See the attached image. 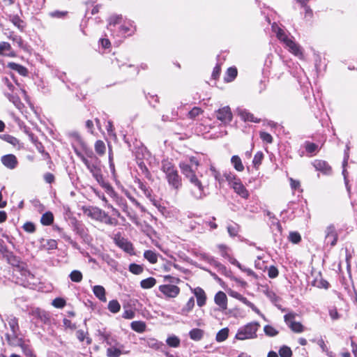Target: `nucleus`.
I'll return each mask as SVG.
<instances>
[{"mask_svg": "<svg viewBox=\"0 0 357 357\" xmlns=\"http://www.w3.org/2000/svg\"><path fill=\"white\" fill-rule=\"evenodd\" d=\"M199 166V161L195 156L190 157L188 161H182L179 163L181 173L195 188L191 190L192 195L196 199H202L206 195L204 192L205 187L196 174Z\"/></svg>", "mask_w": 357, "mask_h": 357, "instance_id": "f257e3e1", "label": "nucleus"}, {"mask_svg": "<svg viewBox=\"0 0 357 357\" xmlns=\"http://www.w3.org/2000/svg\"><path fill=\"white\" fill-rule=\"evenodd\" d=\"M107 30L113 37H126L132 36L135 31V26L132 22L128 21L123 22L121 15H112L107 20Z\"/></svg>", "mask_w": 357, "mask_h": 357, "instance_id": "f03ea898", "label": "nucleus"}, {"mask_svg": "<svg viewBox=\"0 0 357 357\" xmlns=\"http://www.w3.org/2000/svg\"><path fill=\"white\" fill-rule=\"evenodd\" d=\"M272 29L275 33L278 40L284 44L285 47L287 48L291 54L301 59H303L304 56L302 47L292 40V38H289L283 29L280 28L275 23L273 24Z\"/></svg>", "mask_w": 357, "mask_h": 357, "instance_id": "7ed1b4c3", "label": "nucleus"}, {"mask_svg": "<svg viewBox=\"0 0 357 357\" xmlns=\"http://www.w3.org/2000/svg\"><path fill=\"white\" fill-rule=\"evenodd\" d=\"M162 171L165 174V177L169 185L175 190H178L182 185L181 176L174 165L168 160H162Z\"/></svg>", "mask_w": 357, "mask_h": 357, "instance_id": "20e7f679", "label": "nucleus"}, {"mask_svg": "<svg viewBox=\"0 0 357 357\" xmlns=\"http://www.w3.org/2000/svg\"><path fill=\"white\" fill-rule=\"evenodd\" d=\"M259 327L258 322H250L238 328L235 337L239 340L255 339L257 337V332Z\"/></svg>", "mask_w": 357, "mask_h": 357, "instance_id": "39448f33", "label": "nucleus"}, {"mask_svg": "<svg viewBox=\"0 0 357 357\" xmlns=\"http://www.w3.org/2000/svg\"><path fill=\"white\" fill-rule=\"evenodd\" d=\"M88 216L91 218L105 223L106 225L116 226L118 220L115 218H111L104 211L97 207H92L85 211Z\"/></svg>", "mask_w": 357, "mask_h": 357, "instance_id": "423d86ee", "label": "nucleus"}, {"mask_svg": "<svg viewBox=\"0 0 357 357\" xmlns=\"http://www.w3.org/2000/svg\"><path fill=\"white\" fill-rule=\"evenodd\" d=\"M81 160L86 165L89 172L92 174L95 179L100 183L102 180L101 171V162L98 158H92V159H85L84 156L80 155Z\"/></svg>", "mask_w": 357, "mask_h": 357, "instance_id": "0eeeda50", "label": "nucleus"}, {"mask_svg": "<svg viewBox=\"0 0 357 357\" xmlns=\"http://www.w3.org/2000/svg\"><path fill=\"white\" fill-rule=\"evenodd\" d=\"M215 114L216 118L225 125L229 123L232 120L233 115L229 106L220 108Z\"/></svg>", "mask_w": 357, "mask_h": 357, "instance_id": "6e6552de", "label": "nucleus"}, {"mask_svg": "<svg viewBox=\"0 0 357 357\" xmlns=\"http://www.w3.org/2000/svg\"><path fill=\"white\" fill-rule=\"evenodd\" d=\"M338 238V234L333 225L328 226L325 230V243L331 246L336 245Z\"/></svg>", "mask_w": 357, "mask_h": 357, "instance_id": "1a4fd4ad", "label": "nucleus"}, {"mask_svg": "<svg viewBox=\"0 0 357 357\" xmlns=\"http://www.w3.org/2000/svg\"><path fill=\"white\" fill-rule=\"evenodd\" d=\"M115 244L125 252L131 254L133 250L132 244L126 238L122 237L120 234H116L114 238Z\"/></svg>", "mask_w": 357, "mask_h": 357, "instance_id": "9d476101", "label": "nucleus"}, {"mask_svg": "<svg viewBox=\"0 0 357 357\" xmlns=\"http://www.w3.org/2000/svg\"><path fill=\"white\" fill-rule=\"evenodd\" d=\"M284 318L287 324L293 331L296 333H301L303 331V325L301 323L294 321L295 314L288 313L284 315Z\"/></svg>", "mask_w": 357, "mask_h": 357, "instance_id": "9b49d317", "label": "nucleus"}, {"mask_svg": "<svg viewBox=\"0 0 357 357\" xmlns=\"http://www.w3.org/2000/svg\"><path fill=\"white\" fill-rule=\"evenodd\" d=\"M159 290L167 297L175 298L180 293L178 287L174 284H163L159 287Z\"/></svg>", "mask_w": 357, "mask_h": 357, "instance_id": "f8f14e48", "label": "nucleus"}, {"mask_svg": "<svg viewBox=\"0 0 357 357\" xmlns=\"http://www.w3.org/2000/svg\"><path fill=\"white\" fill-rule=\"evenodd\" d=\"M313 167L317 171L321 172L325 175H331L332 174L331 167L324 160H315L312 162Z\"/></svg>", "mask_w": 357, "mask_h": 357, "instance_id": "ddd939ff", "label": "nucleus"}, {"mask_svg": "<svg viewBox=\"0 0 357 357\" xmlns=\"http://www.w3.org/2000/svg\"><path fill=\"white\" fill-rule=\"evenodd\" d=\"M1 163L9 169H14L18 165V160L13 154H7L1 156Z\"/></svg>", "mask_w": 357, "mask_h": 357, "instance_id": "4468645a", "label": "nucleus"}, {"mask_svg": "<svg viewBox=\"0 0 357 357\" xmlns=\"http://www.w3.org/2000/svg\"><path fill=\"white\" fill-rule=\"evenodd\" d=\"M234 192L243 199H248L250 196L249 192L243 185L241 180L235 181L231 183V186Z\"/></svg>", "mask_w": 357, "mask_h": 357, "instance_id": "2eb2a0df", "label": "nucleus"}, {"mask_svg": "<svg viewBox=\"0 0 357 357\" xmlns=\"http://www.w3.org/2000/svg\"><path fill=\"white\" fill-rule=\"evenodd\" d=\"M202 257L204 261H207L208 264L215 267L219 272L222 273L226 272V267L223 264L215 260L213 257L208 255L206 254H204L202 255Z\"/></svg>", "mask_w": 357, "mask_h": 357, "instance_id": "dca6fc26", "label": "nucleus"}, {"mask_svg": "<svg viewBox=\"0 0 357 357\" xmlns=\"http://www.w3.org/2000/svg\"><path fill=\"white\" fill-rule=\"evenodd\" d=\"M237 112L238 116L241 117V119L244 121H250L254 123H259L260 119L255 117V116L250 113L248 110L245 109H240L238 108L237 109Z\"/></svg>", "mask_w": 357, "mask_h": 357, "instance_id": "f3484780", "label": "nucleus"}, {"mask_svg": "<svg viewBox=\"0 0 357 357\" xmlns=\"http://www.w3.org/2000/svg\"><path fill=\"white\" fill-rule=\"evenodd\" d=\"M192 292L197 298V305L199 307L204 306L206 304V296L203 289L198 287L195 288Z\"/></svg>", "mask_w": 357, "mask_h": 357, "instance_id": "a211bd4d", "label": "nucleus"}, {"mask_svg": "<svg viewBox=\"0 0 357 357\" xmlns=\"http://www.w3.org/2000/svg\"><path fill=\"white\" fill-rule=\"evenodd\" d=\"M215 303L222 310H225L227 307V298L226 294L223 291H218L214 298Z\"/></svg>", "mask_w": 357, "mask_h": 357, "instance_id": "6ab92c4d", "label": "nucleus"}, {"mask_svg": "<svg viewBox=\"0 0 357 357\" xmlns=\"http://www.w3.org/2000/svg\"><path fill=\"white\" fill-rule=\"evenodd\" d=\"M31 314L35 318L40 320L43 324H47L50 321V315L45 310L36 308L32 310Z\"/></svg>", "mask_w": 357, "mask_h": 357, "instance_id": "aec40b11", "label": "nucleus"}, {"mask_svg": "<svg viewBox=\"0 0 357 357\" xmlns=\"http://www.w3.org/2000/svg\"><path fill=\"white\" fill-rule=\"evenodd\" d=\"M57 248V242L54 239H45L42 238L40 241L39 248L40 250H52Z\"/></svg>", "mask_w": 357, "mask_h": 357, "instance_id": "412c9836", "label": "nucleus"}, {"mask_svg": "<svg viewBox=\"0 0 357 357\" xmlns=\"http://www.w3.org/2000/svg\"><path fill=\"white\" fill-rule=\"evenodd\" d=\"M8 324L10 328L11 332L14 337H17L20 331L18 319L13 315H10L7 318Z\"/></svg>", "mask_w": 357, "mask_h": 357, "instance_id": "4be33fe9", "label": "nucleus"}, {"mask_svg": "<svg viewBox=\"0 0 357 357\" xmlns=\"http://www.w3.org/2000/svg\"><path fill=\"white\" fill-rule=\"evenodd\" d=\"M93 292L95 296L101 301L106 302L105 289L101 285H95L93 287Z\"/></svg>", "mask_w": 357, "mask_h": 357, "instance_id": "5701e85b", "label": "nucleus"}, {"mask_svg": "<svg viewBox=\"0 0 357 357\" xmlns=\"http://www.w3.org/2000/svg\"><path fill=\"white\" fill-rule=\"evenodd\" d=\"M6 96L8 98V99L12 102L13 103V105L19 109V110H22L24 105V104L22 102L20 98L16 96V95H13V94H11V93H7L5 94Z\"/></svg>", "mask_w": 357, "mask_h": 357, "instance_id": "b1692460", "label": "nucleus"}, {"mask_svg": "<svg viewBox=\"0 0 357 357\" xmlns=\"http://www.w3.org/2000/svg\"><path fill=\"white\" fill-rule=\"evenodd\" d=\"M231 163L236 171L243 172L244 170V165L238 155H233L231 158Z\"/></svg>", "mask_w": 357, "mask_h": 357, "instance_id": "393cba45", "label": "nucleus"}, {"mask_svg": "<svg viewBox=\"0 0 357 357\" xmlns=\"http://www.w3.org/2000/svg\"><path fill=\"white\" fill-rule=\"evenodd\" d=\"M189 336L192 340L199 341L204 336V331L199 328H193L189 332Z\"/></svg>", "mask_w": 357, "mask_h": 357, "instance_id": "a878e982", "label": "nucleus"}, {"mask_svg": "<svg viewBox=\"0 0 357 357\" xmlns=\"http://www.w3.org/2000/svg\"><path fill=\"white\" fill-rule=\"evenodd\" d=\"M130 327L137 333H143L146 330V324L141 321H134L131 323Z\"/></svg>", "mask_w": 357, "mask_h": 357, "instance_id": "bb28decb", "label": "nucleus"}, {"mask_svg": "<svg viewBox=\"0 0 357 357\" xmlns=\"http://www.w3.org/2000/svg\"><path fill=\"white\" fill-rule=\"evenodd\" d=\"M0 55L13 56L11 46L7 42L0 43Z\"/></svg>", "mask_w": 357, "mask_h": 357, "instance_id": "cd10ccee", "label": "nucleus"}, {"mask_svg": "<svg viewBox=\"0 0 357 357\" xmlns=\"http://www.w3.org/2000/svg\"><path fill=\"white\" fill-rule=\"evenodd\" d=\"M240 229V226L236 223L229 224L227 227V232L231 237L237 236Z\"/></svg>", "mask_w": 357, "mask_h": 357, "instance_id": "c85d7f7f", "label": "nucleus"}, {"mask_svg": "<svg viewBox=\"0 0 357 357\" xmlns=\"http://www.w3.org/2000/svg\"><path fill=\"white\" fill-rule=\"evenodd\" d=\"M194 306L195 299L193 297H191L181 309V314L183 315H187L193 309Z\"/></svg>", "mask_w": 357, "mask_h": 357, "instance_id": "c756f323", "label": "nucleus"}, {"mask_svg": "<svg viewBox=\"0 0 357 357\" xmlns=\"http://www.w3.org/2000/svg\"><path fill=\"white\" fill-rule=\"evenodd\" d=\"M155 284L156 280L154 278L150 277L142 280L140 282V286L142 289H150L155 286Z\"/></svg>", "mask_w": 357, "mask_h": 357, "instance_id": "7c9ffc66", "label": "nucleus"}, {"mask_svg": "<svg viewBox=\"0 0 357 357\" xmlns=\"http://www.w3.org/2000/svg\"><path fill=\"white\" fill-rule=\"evenodd\" d=\"M54 220L53 214L51 212H46L44 213L40 219V222L43 225H50Z\"/></svg>", "mask_w": 357, "mask_h": 357, "instance_id": "2f4dec72", "label": "nucleus"}, {"mask_svg": "<svg viewBox=\"0 0 357 357\" xmlns=\"http://www.w3.org/2000/svg\"><path fill=\"white\" fill-rule=\"evenodd\" d=\"M144 257L151 264H155L158 261V255L152 250H146L144 253Z\"/></svg>", "mask_w": 357, "mask_h": 357, "instance_id": "473e14b6", "label": "nucleus"}, {"mask_svg": "<svg viewBox=\"0 0 357 357\" xmlns=\"http://www.w3.org/2000/svg\"><path fill=\"white\" fill-rule=\"evenodd\" d=\"M237 76V69L236 68L230 67L227 69L225 80L227 82L233 81Z\"/></svg>", "mask_w": 357, "mask_h": 357, "instance_id": "72a5a7b5", "label": "nucleus"}, {"mask_svg": "<svg viewBox=\"0 0 357 357\" xmlns=\"http://www.w3.org/2000/svg\"><path fill=\"white\" fill-rule=\"evenodd\" d=\"M8 66L11 69L17 71L21 75L25 76L27 74V69L20 64L15 63H9Z\"/></svg>", "mask_w": 357, "mask_h": 357, "instance_id": "f704fd0d", "label": "nucleus"}, {"mask_svg": "<svg viewBox=\"0 0 357 357\" xmlns=\"http://www.w3.org/2000/svg\"><path fill=\"white\" fill-rule=\"evenodd\" d=\"M229 335V329L227 328H224L219 331L216 335V341L218 342H222L225 341Z\"/></svg>", "mask_w": 357, "mask_h": 357, "instance_id": "c9c22d12", "label": "nucleus"}, {"mask_svg": "<svg viewBox=\"0 0 357 357\" xmlns=\"http://www.w3.org/2000/svg\"><path fill=\"white\" fill-rule=\"evenodd\" d=\"M121 354L120 347H109L107 349V356L108 357H119Z\"/></svg>", "mask_w": 357, "mask_h": 357, "instance_id": "e433bc0d", "label": "nucleus"}, {"mask_svg": "<svg viewBox=\"0 0 357 357\" xmlns=\"http://www.w3.org/2000/svg\"><path fill=\"white\" fill-rule=\"evenodd\" d=\"M106 150L105 144L102 140H98L95 143V151L99 155L105 154Z\"/></svg>", "mask_w": 357, "mask_h": 357, "instance_id": "4c0bfd02", "label": "nucleus"}, {"mask_svg": "<svg viewBox=\"0 0 357 357\" xmlns=\"http://www.w3.org/2000/svg\"><path fill=\"white\" fill-rule=\"evenodd\" d=\"M69 277L71 280V281L74 282H80L82 280L83 275L82 273L77 270L73 271L70 275Z\"/></svg>", "mask_w": 357, "mask_h": 357, "instance_id": "58836bf2", "label": "nucleus"}, {"mask_svg": "<svg viewBox=\"0 0 357 357\" xmlns=\"http://www.w3.org/2000/svg\"><path fill=\"white\" fill-rule=\"evenodd\" d=\"M121 309V305L118 301L112 300L108 303V310L112 313H117Z\"/></svg>", "mask_w": 357, "mask_h": 357, "instance_id": "ea45409f", "label": "nucleus"}, {"mask_svg": "<svg viewBox=\"0 0 357 357\" xmlns=\"http://www.w3.org/2000/svg\"><path fill=\"white\" fill-rule=\"evenodd\" d=\"M166 342L169 347L176 348L179 347L181 341L176 335H172L167 339Z\"/></svg>", "mask_w": 357, "mask_h": 357, "instance_id": "a19ab883", "label": "nucleus"}, {"mask_svg": "<svg viewBox=\"0 0 357 357\" xmlns=\"http://www.w3.org/2000/svg\"><path fill=\"white\" fill-rule=\"evenodd\" d=\"M304 147L306 151L310 154L314 153L318 150V145L310 142H305L304 144Z\"/></svg>", "mask_w": 357, "mask_h": 357, "instance_id": "79ce46f5", "label": "nucleus"}, {"mask_svg": "<svg viewBox=\"0 0 357 357\" xmlns=\"http://www.w3.org/2000/svg\"><path fill=\"white\" fill-rule=\"evenodd\" d=\"M104 340L106 342V343L110 347L120 346V347H122V345H121L114 337H112L109 334H106L104 335Z\"/></svg>", "mask_w": 357, "mask_h": 357, "instance_id": "37998d69", "label": "nucleus"}, {"mask_svg": "<svg viewBox=\"0 0 357 357\" xmlns=\"http://www.w3.org/2000/svg\"><path fill=\"white\" fill-rule=\"evenodd\" d=\"M210 171L211 172L212 176L215 178V179L217 181H218L220 184H221L224 181L223 177L221 176L220 173L215 169L214 166L211 165Z\"/></svg>", "mask_w": 357, "mask_h": 357, "instance_id": "c03bdc74", "label": "nucleus"}, {"mask_svg": "<svg viewBox=\"0 0 357 357\" xmlns=\"http://www.w3.org/2000/svg\"><path fill=\"white\" fill-rule=\"evenodd\" d=\"M10 20L13 22V24L16 26L17 28L22 29L24 26V22L20 18L18 15H12L10 16Z\"/></svg>", "mask_w": 357, "mask_h": 357, "instance_id": "a18cd8bd", "label": "nucleus"}, {"mask_svg": "<svg viewBox=\"0 0 357 357\" xmlns=\"http://www.w3.org/2000/svg\"><path fill=\"white\" fill-rule=\"evenodd\" d=\"M129 271L133 274L139 275L143 272L144 268L140 265L131 264L129 266Z\"/></svg>", "mask_w": 357, "mask_h": 357, "instance_id": "49530a36", "label": "nucleus"}, {"mask_svg": "<svg viewBox=\"0 0 357 357\" xmlns=\"http://www.w3.org/2000/svg\"><path fill=\"white\" fill-rule=\"evenodd\" d=\"M264 154L261 151H258L254 156L252 163L255 167L257 168L261 163Z\"/></svg>", "mask_w": 357, "mask_h": 357, "instance_id": "de8ad7c7", "label": "nucleus"}, {"mask_svg": "<svg viewBox=\"0 0 357 357\" xmlns=\"http://www.w3.org/2000/svg\"><path fill=\"white\" fill-rule=\"evenodd\" d=\"M280 357H291L292 351L287 346H282L279 350Z\"/></svg>", "mask_w": 357, "mask_h": 357, "instance_id": "09e8293b", "label": "nucleus"}, {"mask_svg": "<svg viewBox=\"0 0 357 357\" xmlns=\"http://www.w3.org/2000/svg\"><path fill=\"white\" fill-rule=\"evenodd\" d=\"M218 248L222 257L227 259L230 257V255L229 254V248L227 245L220 244L218 245Z\"/></svg>", "mask_w": 357, "mask_h": 357, "instance_id": "8fccbe9b", "label": "nucleus"}, {"mask_svg": "<svg viewBox=\"0 0 357 357\" xmlns=\"http://www.w3.org/2000/svg\"><path fill=\"white\" fill-rule=\"evenodd\" d=\"M76 336L80 342H83L86 339L87 344H90L91 343V339L86 337V333L83 330L77 331Z\"/></svg>", "mask_w": 357, "mask_h": 357, "instance_id": "3c124183", "label": "nucleus"}, {"mask_svg": "<svg viewBox=\"0 0 357 357\" xmlns=\"http://www.w3.org/2000/svg\"><path fill=\"white\" fill-rule=\"evenodd\" d=\"M313 285L319 288L328 289L329 287V283L326 280L321 278L320 280H314L313 282Z\"/></svg>", "mask_w": 357, "mask_h": 357, "instance_id": "603ef678", "label": "nucleus"}, {"mask_svg": "<svg viewBox=\"0 0 357 357\" xmlns=\"http://www.w3.org/2000/svg\"><path fill=\"white\" fill-rule=\"evenodd\" d=\"M264 331L265 334L270 337L275 336L278 333L275 328L269 325L265 326L264 328Z\"/></svg>", "mask_w": 357, "mask_h": 357, "instance_id": "864d4df0", "label": "nucleus"}, {"mask_svg": "<svg viewBox=\"0 0 357 357\" xmlns=\"http://www.w3.org/2000/svg\"><path fill=\"white\" fill-rule=\"evenodd\" d=\"M202 113V110L201 108L195 107L188 112V116L190 119H194Z\"/></svg>", "mask_w": 357, "mask_h": 357, "instance_id": "5fc2aeb1", "label": "nucleus"}, {"mask_svg": "<svg viewBox=\"0 0 357 357\" xmlns=\"http://www.w3.org/2000/svg\"><path fill=\"white\" fill-rule=\"evenodd\" d=\"M289 239L293 243H298L301 241V236L298 232L292 231L289 234Z\"/></svg>", "mask_w": 357, "mask_h": 357, "instance_id": "6e6d98bb", "label": "nucleus"}, {"mask_svg": "<svg viewBox=\"0 0 357 357\" xmlns=\"http://www.w3.org/2000/svg\"><path fill=\"white\" fill-rule=\"evenodd\" d=\"M22 227L28 233H33L36 231L35 225L31 222H25Z\"/></svg>", "mask_w": 357, "mask_h": 357, "instance_id": "4d7b16f0", "label": "nucleus"}, {"mask_svg": "<svg viewBox=\"0 0 357 357\" xmlns=\"http://www.w3.org/2000/svg\"><path fill=\"white\" fill-rule=\"evenodd\" d=\"M52 305L57 308H62L66 305V301L61 298H56L52 301Z\"/></svg>", "mask_w": 357, "mask_h": 357, "instance_id": "13d9d810", "label": "nucleus"}, {"mask_svg": "<svg viewBox=\"0 0 357 357\" xmlns=\"http://www.w3.org/2000/svg\"><path fill=\"white\" fill-rule=\"evenodd\" d=\"M260 138L268 144L272 143L273 142V137L272 136L266 132H260Z\"/></svg>", "mask_w": 357, "mask_h": 357, "instance_id": "bf43d9fd", "label": "nucleus"}, {"mask_svg": "<svg viewBox=\"0 0 357 357\" xmlns=\"http://www.w3.org/2000/svg\"><path fill=\"white\" fill-rule=\"evenodd\" d=\"M268 275L271 278H275L278 275V270L274 266H271L268 269Z\"/></svg>", "mask_w": 357, "mask_h": 357, "instance_id": "052dcab7", "label": "nucleus"}, {"mask_svg": "<svg viewBox=\"0 0 357 357\" xmlns=\"http://www.w3.org/2000/svg\"><path fill=\"white\" fill-rule=\"evenodd\" d=\"M215 220V217H212L208 220H205L204 222L206 225L210 227L211 229H215L218 227V225L214 222Z\"/></svg>", "mask_w": 357, "mask_h": 357, "instance_id": "680f3d73", "label": "nucleus"}, {"mask_svg": "<svg viewBox=\"0 0 357 357\" xmlns=\"http://www.w3.org/2000/svg\"><path fill=\"white\" fill-rule=\"evenodd\" d=\"M225 176L226 180L229 182L230 186H231V183H233L234 181L240 180L239 178H237L236 176L232 173L225 174Z\"/></svg>", "mask_w": 357, "mask_h": 357, "instance_id": "e2e57ef3", "label": "nucleus"}, {"mask_svg": "<svg viewBox=\"0 0 357 357\" xmlns=\"http://www.w3.org/2000/svg\"><path fill=\"white\" fill-rule=\"evenodd\" d=\"M329 315L333 320H337L340 318V314L335 307L329 310Z\"/></svg>", "mask_w": 357, "mask_h": 357, "instance_id": "0e129e2a", "label": "nucleus"}, {"mask_svg": "<svg viewBox=\"0 0 357 357\" xmlns=\"http://www.w3.org/2000/svg\"><path fill=\"white\" fill-rule=\"evenodd\" d=\"M139 188L144 192L146 197H149L151 196L150 190L141 181H139Z\"/></svg>", "mask_w": 357, "mask_h": 357, "instance_id": "69168bd1", "label": "nucleus"}, {"mask_svg": "<svg viewBox=\"0 0 357 357\" xmlns=\"http://www.w3.org/2000/svg\"><path fill=\"white\" fill-rule=\"evenodd\" d=\"M44 180L47 183H52L54 181V176L50 172L45 173L43 176Z\"/></svg>", "mask_w": 357, "mask_h": 357, "instance_id": "338daca9", "label": "nucleus"}, {"mask_svg": "<svg viewBox=\"0 0 357 357\" xmlns=\"http://www.w3.org/2000/svg\"><path fill=\"white\" fill-rule=\"evenodd\" d=\"M135 317V313L133 311L130 310H126L124 311L123 314V317L125 318V319H132L134 318Z\"/></svg>", "mask_w": 357, "mask_h": 357, "instance_id": "774afa93", "label": "nucleus"}]
</instances>
